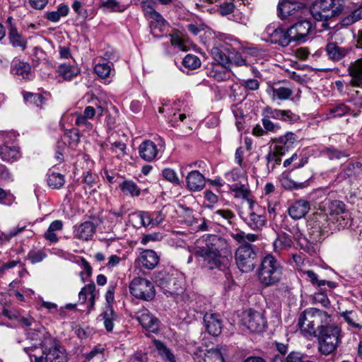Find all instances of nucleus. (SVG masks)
<instances>
[{
    "label": "nucleus",
    "mask_w": 362,
    "mask_h": 362,
    "mask_svg": "<svg viewBox=\"0 0 362 362\" xmlns=\"http://www.w3.org/2000/svg\"><path fill=\"white\" fill-rule=\"evenodd\" d=\"M298 325L305 338L317 339L318 351L323 355L334 352L341 342V327L332 322V316L324 310L305 309L300 315Z\"/></svg>",
    "instance_id": "1"
},
{
    "label": "nucleus",
    "mask_w": 362,
    "mask_h": 362,
    "mask_svg": "<svg viewBox=\"0 0 362 362\" xmlns=\"http://www.w3.org/2000/svg\"><path fill=\"white\" fill-rule=\"evenodd\" d=\"M27 335L30 344L25 345L23 349L30 358H35L33 362H68L64 347L42 326L29 330Z\"/></svg>",
    "instance_id": "2"
},
{
    "label": "nucleus",
    "mask_w": 362,
    "mask_h": 362,
    "mask_svg": "<svg viewBox=\"0 0 362 362\" xmlns=\"http://www.w3.org/2000/svg\"><path fill=\"white\" fill-rule=\"evenodd\" d=\"M193 254L203 267L220 269L224 259L231 254V247L225 238L209 234L195 244Z\"/></svg>",
    "instance_id": "3"
},
{
    "label": "nucleus",
    "mask_w": 362,
    "mask_h": 362,
    "mask_svg": "<svg viewBox=\"0 0 362 362\" xmlns=\"http://www.w3.org/2000/svg\"><path fill=\"white\" fill-rule=\"evenodd\" d=\"M284 268L272 255H267L262 260L258 270L259 281L264 286H272L279 283L283 276Z\"/></svg>",
    "instance_id": "4"
},
{
    "label": "nucleus",
    "mask_w": 362,
    "mask_h": 362,
    "mask_svg": "<svg viewBox=\"0 0 362 362\" xmlns=\"http://www.w3.org/2000/svg\"><path fill=\"white\" fill-rule=\"evenodd\" d=\"M344 6L341 0H316L310 8L313 18L322 21V26L327 28L326 21L341 13Z\"/></svg>",
    "instance_id": "5"
},
{
    "label": "nucleus",
    "mask_w": 362,
    "mask_h": 362,
    "mask_svg": "<svg viewBox=\"0 0 362 362\" xmlns=\"http://www.w3.org/2000/svg\"><path fill=\"white\" fill-rule=\"evenodd\" d=\"M296 141V136L292 132H288L284 136L275 140V144L267 156V165H272V168L280 165L281 157L286 154Z\"/></svg>",
    "instance_id": "6"
},
{
    "label": "nucleus",
    "mask_w": 362,
    "mask_h": 362,
    "mask_svg": "<svg viewBox=\"0 0 362 362\" xmlns=\"http://www.w3.org/2000/svg\"><path fill=\"white\" fill-rule=\"evenodd\" d=\"M326 214L332 221L334 230L344 229L349 226V215L343 202L339 200L329 201L327 204Z\"/></svg>",
    "instance_id": "7"
},
{
    "label": "nucleus",
    "mask_w": 362,
    "mask_h": 362,
    "mask_svg": "<svg viewBox=\"0 0 362 362\" xmlns=\"http://www.w3.org/2000/svg\"><path fill=\"white\" fill-rule=\"evenodd\" d=\"M0 156L8 162H13L20 158L16 136L13 133L0 132Z\"/></svg>",
    "instance_id": "8"
},
{
    "label": "nucleus",
    "mask_w": 362,
    "mask_h": 362,
    "mask_svg": "<svg viewBox=\"0 0 362 362\" xmlns=\"http://www.w3.org/2000/svg\"><path fill=\"white\" fill-rule=\"evenodd\" d=\"M158 286L160 288L163 292L169 296L177 295L182 292L183 281L174 274H170L165 272H160L156 279Z\"/></svg>",
    "instance_id": "9"
},
{
    "label": "nucleus",
    "mask_w": 362,
    "mask_h": 362,
    "mask_svg": "<svg viewBox=\"0 0 362 362\" xmlns=\"http://www.w3.org/2000/svg\"><path fill=\"white\" fill-rule=\"evenodd\" d=\"M257 255L252 245L243 244L235 252V261L238 267L243 272H250L255 265Z\"/></svg>",
    "instance_id": "10"
},
{
    "label": "nucleus",
    "mask_w": 362,
    "mask_h": 362,
    "mask_svg": "<svg viewBox=\"0 0 362 362\" xmlns=\"http://www.w3.org/2000/svg\"><path fill=\"white\" fill-rule=\"evenodd\" d=\"M240 216L243 221L252 230H260L265 225L266 218L262 213V209L255 203L250 202L247 212H240Z\"/></svg>",
    "instance_id": "11"
},
{
    "label": "nucleus",
    "mask_w": 362,
    "mask_h": 362,
    "mask_svg": "<svg viewBox=\"0 0 362 362\" xmlns=\"http://www.w3.org/2000/svg\"><path fill=\"white\" fill-rule=\"evenodd\" d=\"M129 290L131 294L136 298L151 300L155 297L156 292L153 284L144 278H134L130 283Z\"/></svg>",
    "instance_id": "12"
},
{
    "label": "nucleus",
    "mask_w": 362,
    "mask_h": 362,
    "mask_svg": "<svg viewBox=\"0 0 362 362\" xmlns=\"http://www.w3.org/2000/svg\"><path fill=\"white\" fill-rule=\"evenodd\" d=\"M285 229L286 230V228ZM287 230L291 234L286 232H281L277 234L273 243L274 252L282 254L288 251L294 245L293 240H298L301 235L300 232L296 227H293L292 229H287Z\"/></svg>",
    "instance_id": "13"
},
{
    "label": "nucleus",
    "mask_w": 362,
    "mask_h": 362,
    "mask_svg": "<svg viewBox=\"0 0 362 362\" xmlns=\"http://www.w3.org/2000/svg\"><path fill=\"white\" fill-rule=\"evenodd\" d=\"M228 355V349L221 346L210 350H199L194 353L195 362H226Z\"/></svg>",
    "instance_id": "14"
},
{
    "label": "nucleus",
    "mask_w": 362,
    "mask_h": 362,
    "mask_svg": "<svg viewBox=\"0 0 362 362\" xmlns=\"http://www.w3.org/2000/svg\"><path fill=\"white\" fill-rule=\"evenodd\" d=\"M308 226H310L311 233H317L318 236L334 229L332 221L327 214L323 212L314 213L308 221Z\"/></svg>",
    "instance_id": "15"
},
{
    "label": "nucleus",
    "mask_w": 362,
    "mask_h": 362,
    "mask_svg": "<svg viewBox=\"0 0 362 362\" xmlns=\"http://www.w3.org/2000/svg\"><path fill=\"white\" fill-rule=\"evenodd\" d=\"M242 324L252 332H262L266 325L263 315L251 309L243 313Z\"/></svg>",
    "instance_id": "16"
},
{
    "label": "nucleus",
    "mask_w": 362,
    "mask_h": 362,
    "mask_svg": "<svg viewBox=\"0 0 362 362\" xmlns=\"http://www.w3.org/2000/svg\"><path fill=\"white\" fill-rule=\"evenodd\" d=\"M306 10L305 3L293 0H281L278 5L279 16L282 19L289 16L299 17Z\"/></svg>",
    "instance_id": "17"
},
{
    "label": "nucleus",
    "mask_w": 362,
    "mask_h": 362,
    "mask_svg": "<svg viewBox=\"0 0 362 362\" xmlns=\"http://www.w3.org/2000/svg\"><path fill=\"white\" fill-rule=\"evenodd\" d=\"M267 33L272 43L278 44L282 47L288 46L293 42L289 28L286 30L281 28H274L269 26L267 28Z\"/></svg>",
    "instance_id": "18"
},
{
    "label": "nucleus",
    "mask_w": 362,
    "mask_h": 362,
    "mask_svg": "<svg viewBox=\"0 0 362 362\" xmlns=\"http://www.w3.org/2000/svg\"><path fill=\"white\" fill-rule=\"evenodd\" d=\"M136 319L147 331L156 333L160 327L159 320L148 310L141 309L136 313Z\"/></svg>",
    "instance_id": "19"
},
{
    "label": "nucleus",
    "mask_w": 362,
    "mask_h": 362,
    "mask_svg": "<svg viewBox=\"0 0 362 362\" xmlns=\"http://www.w3.org/2000/svg\"><path fill=\"white\" fill-rule=\"evenodd\" d=\"M311 23L308 21H300L289 28L293 42H303L311 30Z\"/></svg>",
    "instance_id": "20"
},
{
    "label": "nucleus",
    "mask_w": 362,
    "mask_h": 362,
    "mask_svg": "<svg viewBox=\"0 0 362 362\" xmlns=\"http://www.w3.org/2000/svg\"><path fill=\"white\" fill-rule=\"evenodd\" d=\"M262 115L269 119H280L284 122H293L298 119V116L293 113L289 110H278L273 109L269 106H267L262 110Z\"/></svg>",
    "instance_id": "21"
},
{
    "label": "nucleus",
    "mask_w": 362,
    "mask_h": 362,
    "mask_svg": "<svg viewBox=\"0 0 362 362\" xmlns=\"http://www.w3.org/2000/svg\"><path fill=\"white\" fill-rule=\"evenodd\" d=\"M204 322L207 332L210 334L218 336L221 334L222 322L219 315L216 313H206L204 317Z\"/></svg>",
    "instance_id": "22"
},
{
    "label": "nucleus",
    "mask_w": 362,
    "mask_h": 362,
    "mask_svg": "<svg viewBox=\"0 0 362 362\" xmlns=\"http://www.w3.org/2000/svg\"><path fill=\"white\" fill-rule=\"evenodd\" d=\"M310 209V202L300 199L292 204L288 209V215L294 220L300 219L308 213Z\"/></svg>",
    "instance_id": "23"
},
{
    "label": "nucleus",
    "mask_w": 362,
    "mask_h": 362,
    "mask_svg": "<svg viewBox=\"0 0 362 362\" xmlns=\"http://www.w3.org/2000/svg\"><path fill=\"white\" fill-rule=\"evenodd\" d=\"M348 72L351 76L350 85L362 87V57L350 63Z\"/></svg>",
    "instance_id": "24"
},
{
    "label": "nucleus",
    "mask_w": 362,
    "mask_h": 362,
    "mask_svg": "<svg viewBox=\"0 0 362 362\" xmlns=\"http://www.w3.org/2000/svg\"><path fill=\"white\" fill-rule=\"evenodd\" d=\"M158 153L157 146L151 140L143 141L139 146L140 157L148 162L153 160Z\"/></svg>",
    "instance_id": "25"
},
{
    "label": "nucleus",
    "mask_w": 362,
    "mask_h": 362,
    "mask_svg": "<svg viewBox=\"0 0 362 362\" xmlns=\"http://www.w3.org/2000/svg\"><path fill=\"white\" fill-rule=\"evenodd\" d=\"M187 188L192 192H199L205 186V178L198 170H192L186 177Z\"/></svg>",
    "instance_id": "26"
},
{
    "label": "nucleus",
    "mask_w": 362,
    "mask_h": 362,
    "mask_svg": "<svg viewBox=\"0 0 362 362\" xmlns=\"http://www.w3.org/2000/svg\"><path fill=\"white\" fill-rule=\"evenodd\" d=\"M158 256L151 250L143 251L137 259L138 264L147 269H153L158 264Z\"/></svg>",
    "instance_id": "27"
},
{
    "label": "nucleus",
    "mask_w": 362,
    "mask_h": 362,
    "mask_svg": "<svg viewBox=\"0 0 362 362\" xmlns=\"http://www.w3.org/2000/svg\"><path fill=\"white\" fill-rule=\"evenodd\" d=\"M267 93L270 95L272 100H286L292 95L293 90L289 87L274 85L268 86Z\"/></svg>",
    "instance_id": "28"
},
{
    "label": "nucleus",
    "mask_w": 362,
    "mask_h": 362,
    "mask_svg": "<svg viewBox=\"0 0 362 362\" xmlns=\"http://www.w3.org/2000/svg\"><path fill=\"white\" fill-rule=\"evenodd\" d=\"M95 232V226L90 221H86L78 226L74 230V235L82 240H90Z\"/></svg>",
    "instance_id": "29"
},
{
    "label": "nucleus",
    "mask_w": 362,
    "mask_h": 362,
    "mask_svg": "<svg viewBox=\"0 0 362 362\" xmlns=\"http://www.w3.org/2000/svg\"><path fill=\"white\" fill-rule=\"evenodd\" d=\"M340 316L348 324V329L354 332V329H362V320L358 317L357 313L354 310H346L340 313Z\"/></svg>",
    "instance_id": "30"
},
{
    "label": "nucleus",
    "mask_w": 362,
    "mask_h": 362,
    "mask_svg": "<svg viewBox=\"0 0 362 362\" xmlns=\"http://www.w3.org/2000/svg\"><path fill=\"white\" fill-rule=\"evenodd\" d=\"M216 45H220L221 49L228 54H233L239 47L238 42L225 35H221L214 42Z\"/></svg>",
    "instance_id": "31"
},
{
    "label": "nucleus",
    "mask_w": 362,
    "mask_h": 362,
    "mask_svg": "<svg viewBox=\"0 0 362 362\" xmlns=\"http://www.w3.org/2000/svg\"><path fill=\"white\" fill-rule=\"evenodd\" d=\"M211 54L213 59L223 66H226L230 64L231 55L221 49L220 45L214 44L211 49Z\"/></svg>",
    "instance_id": "32"
},
{
    "label": "nucleus",
    "mask_w": 362,
    "mask_h": 362,
    "mask_svg": "<svg viewBox=\"0 0 362 362\" xmlns=\"http://www.w3.org/2000/svg\"><path fill=\"white\" fill-rule=\"evenodd\" d=\"M103 320L104 326L107 332H111L114 327V322L117 319V315L112 309V305H106L103 312L100 315Z\"/></svg>",
    "instance_id": "33"
},
{
    "label": "nucleus",
    "mask_w": 362,
    "mask_h": 362,
    "mask_svg": "<svg viewBox=\"0 0 362 362\" xmlns=\"http://www.w3.org/2000/svg\"><path fill=\"white\" fill-rule=\"evenodd\" d=\"M230 190L235 193L234 196L236 198H240L247 201L248 206L250 202H255L251 198V192L247 186L241 183H234L230 186Z\"/></svg>",
    "instance_id": "34"
},
{
    "label": "nucleus",
    "mask_w": 362,
    "mask_h": 362,
    "mask_svg": "<svg viewBox=\"0 0 362 362\" xmlns=\"http://www.w3.org/2000/svg\"><path fill=\"white\" fill-rule=\"evenodd\" d=\"M8 39L11 44L15 47H19L22 50H24L27 46L26 39L22 36L18 31L17 29L12 25H10L8 29Z\"/></svg>",
    "instance_id": "35"
},
{
    "label": "nucleus",
    "mask_w": 362,
    "mask_h": 362,
    "mask_svg": "<svg viewBox=\"0 0 362 362\" xmlns=\"http://www.w3.org/2000/svg\"><path fill=\"white\" fill-rule=\"evenodd\" d=\"M58 73L66 81H71L80 73V69L74 65L62 64L58 67Z\"/></svg>",
    "instance_id": "36"
},
{
    "label": "nucleus",
    "mask_w": 362,
    "mask_h": 362,
    "mask_svg": "<svg viewBox=\"0 0 362 362\" xmlns=\"http://www.w3.org/2000/svg\"><path fill=\"white\" fill-rule=\"evenodd\" d=\"M326 52L329 58L334 61L341 59L347 54L346 49L339 47L334 42H329L327 45Z\"/></svg>",
    "instance_id": "37"
},
{
    "label": "nucleus",
    "mask_w": 362,
    "mask_h": 362,
    "mask_svg": "<svg viewBox=\"0 0 362 362\" xmlns=\"http://www.w3.org/2000/svg\"><path fill=\"white\" fill-rule=\"evenodd\" d=\"M95 296V285L94 284L85 286L78 293L79 300L82 303H85L88 298L90 308L94 306Z\"/></svg>",
    "instance_id": "38"
},
{
    "label": "nucleus",
    "mask_w": 362,
    "mask_h": 362,
    "mask_svg": "<svg viewBox=\"0 0 362 362\" xmlns=\"http://www.w3.org/2000/svg\"><path fill=\"white\" fill-rule=\"evenodd\" d=\"M63 228V223L62 221L56 220L52 222L45 232V238L52 243H57L59 239L56 233L57 231L62 230Z\"/></svg>",
    "instance_id": "39"
},
{
    "label": "nucleus",
    "mask_w": 362,
    "mask_h": 362,
    "mask_svg": "<svg viewBox=\"0 0 362 362\" xmlns=\"http://www.w3.org/2000/svg\"><path fill=\"white\" fill-rule=\"evenodd\" d=\"M132 220L135 223L143 227H152V219L151 218V212L139 211L132 214Z\"/></svg>",
    "instance_id": "40"
},
{
    "label": "nucleus",
    "mask_w": 362,
    "mask_h": 362,
    "mask_svg": "<svg viewBox=\"0 0 362 362\" xmlns=\"http://www.w3.org/2000/svg\"><path fill=\"white\" fill-rule=\"evenodd\" d=\"M95 74L101 78H107L114 75L112 64L110 62L98 63L95 66Z\"/></svg>",
    "instance_id": "41"
},
{
    "label": "nucleus",
    "mask_w": 362,
    "mask_h": 362,
    "mask_svg": "<svg viewBox=\"0 0 362 362\" xmlns=\"http://www.w3.org/2000/svg\"><path fill=\"white\" fill-rule=\"evenodd\" d=\"M47 182L51 188L59 189L64 185V176L59 173H55L53 171L49 172L47 174Z\"/></svg>",
    "instance_id": "42"
},
{
    "label": "nucleus",
    "mask_w": 362,
    "mask_h": 362,
    "mask_svg": "<svg viewBox=\"0 0 362 362\" xmlns=\"http://www.w3.org/2000/svg\"><path fill=\"white\" fill-rule=\"evenodd\" d=\"M15 267H18V274L21 276H22L24 273H25V270L23 268V265L20 260H11L4 264H3L0 267V278L6 272L11 271Z\"/></svg>",
    "instance_id": "43"
},
{
    "label": "nucleus",
    "mask_w": 362,
    "mask_h": 362,
    "mask_svg": "<svg viewBox=\"0 0 362 362\" xmlns=\"http://www.w3.org/2000/svg\"><path fill=\"white\" fill-rule=\"evenodd\" d=\"M119 187L124 194L132 197H139L141 193L140 189L132 180H124L119 185Z\"/></svg>",
    "instance_id": "44"
},
{
    "label": "nucleus",
    "mask_w": 362,
    "mask_h": 362,
    "mask_svg": "<svg viewBox=\"0 0 362 362\" xmlns=\"http://www.w3.org/2000/svg\"><path fill=\"white\" fill-rule=\"evenodd\" d=\"M30 66L24 62H16L13 66L12 71L14 74L22 76L23 78H28L30 74Z\"/></svg>",
    "instance_id": "45"
},
{
    "label": "nucleus",
    "mask_w": 362,
    "mask_h": 362,
    "mask_svg": "<svg viewBox=\"0 0 362 362\" xmlns=\"http://www.w3.org/2000/svg\"><path fill=\"white\" fill-rule=\"evenodd\" d=\"M69 8L67 5H60L57 11L48 12L46 14L47 18L54 23L59 21L61 17L68 15Z\"/></svg>",
    "instance_id": "46"
},
{
    "label": "nucleus",
    "mask_w": 362,
    "mask_h": 362,
    "mask_svg": "<svg viewBox=\"0 0 362 362\" xmlns=\"http://www.w3.org/2000/svg\"><path fill=\"white\" fill-rule=\"evenodd\" d=\"M95 107L92 105L86 106L81 115L86 119H93L95 115H98V117L102 116L103 113V107L100 105V103L97 102L95 103Z\"/></svg>",
    "instance_id": "47"
},
{
    "label": "nucleus",
    "mask_w": 362,
    "mask_h": 362,
    "mask_svg": "<svg viewBox=\"0 0 362 362\" xmlns=\"http://www.w3.org/2000/svg\"><path fill=\"white\" fill-rule=\"evenodd\" d=\"M75 117V125L77 126L82 131L89 132L93 129V125L89 121V119H86L81 115V112H76Z\"/></svg>",
    "instance_id": "48"
},
{
    "label": "nucleus",
    "mask_w": 362,
    "mask_h": 362,
    "mask_svg": "<svg viewBox=\"0 0 362 362\" xmlns=\"http://www.w3.org/2000/svg\"><path fill=\"white\" fill-rule=\"evenodd\" d=\"M153 346L156 347L158 354L163 357L164 359L168 360L170 362H175L174 355L170 351V350L158 340L153 341Z\"/></svg>",
    "instance_id": "49"
},
{
    "label": "nucleus",
    "mask_w": 362,
    "mask_h": 362,
    "mask_svg": "<svg viewBox=\"0 0 362 362\" xmlns=\"http://www.w3.org/2000/svg\"><path fill=\"white\" fill-rule=\"evenodd\" d=\"M147 18L151 20V27L158 28L160 30H162L167 25L166 21L156 11L148 16Z\"/></svg>",
    "instance_id": "50"
},
{
    "label": "nucleus",
    "mask_w": 362,
    "mask_h": 362,
    "mask_svg": "<svg viewBox=\"0 0 362 362\" xmlns=\"http://www.w3.org/2000/svg\"><path fill=\"white\" fill-rule=\"evenodd\" d=\"M101 7L107 9L110 12H124L127 7L124 5H122L117 0H106L101 4Z\"/></svg>",
    "instance_id": "51"
},
{
    "label": "nucleus",
    "mask_w": 362,
    "mask_h": 362,
    "mask_svg": "<svg viewBox=\"0 0 362 362\" xmlns=\"http://www.w3.org/2000/svg\"><path fill=\"white\" fill-rule=\"evenodd\" d=\"M281 185L286 189L292 190L296 189L303 188L305 185L303 182L297 183L293 181L287 175L283 174L280 178Z\"/></svg>",
    "instance_id": "52"
},
{
    "label": "nucleus",
    "mask_w": 362,
    "mask_h": 362,
    "mask_svg": "<svg viewBox=\"0 0 362 362\" xmlns=\"http://www.w3.org/2000/svg\"><path fill=\"white\" fill-rule=\"evenodd\" d=\"M362 173V164L359 162L348 164L344 169V177L358 176Z\"/></svg>",
    "instance_id": "53"
},
{
    "label": "nucleus",
    "mask_w": 362,
    "mask_h": 362,
    "mask_svg": "<svg viewBox=\"0 0 362 362\" xmlns=\"http://www.w3.org/2000/svg\"><path fill=\"white\" fill-rule=\"evenodd\" d=\"M360 20H362V6H359L346 16L342 20V23L344 25H350Z\"/></svg>",
    "instance_id": "54"
},
{
    "label": "nucleus",
    "mask_w": 362,
    "mask_h": 362,
    "mask_svg": "<svg viewBox=\"0 0 362 362\" xmlns=\"http://www.w3.org/2000/svg\"><path fill=\"white\" fill-rule=\"evenodd\" d=\"M182 64L185 67L193 70L201 66V61L197 56L189 54L183 59Z\"/></svg>",
    "instance_id": "55"
},
{
    "label": "nucleus",
    "mask_w": 362,
    "mask_h": 362,
    "mask_svg": "<svg viewBox=\"0 0 362 362\" xmlns=\"http://www.w3.org/2000/svg\"><path fill=\"white\" fill-rule=\"evenodd\" d=\"M349 111V108L344 104L340 103L331 107L329 110V117H341Z\"/></svg>",
    "instance_id": "56"
},
{
    "label": "nucleus",
    "mask_w": 362,
    "mask_h": 362,
    "mask_svg": "<svg viewBox=\"0 0 362 362\" xmlns=\"http://www.w3.org/2000/svg\"><path fill=\"white\" fill-rule=\"evenodd\" d=\"M262 122L266 133H275L281 129V126L279 123L273 122L270 119L266 117L264 115H262Z\"/></svg>",
    "instance_id": "57"
},
{
    "label": "nucleus",
    "mask_w": 362,
    "mask_h": 362,
    "mask_svg": "<svg viewBox=\"0 0 362 362\" xmlns=\"http://www.w3.org/2000/svg\"><path fill=\"white\" fill-rule=\"evenodd\" d=\"M26 102L33 103L37 107H41L44 103V97L39 93H25L23 95Z\"/></svg>",
    "instance_id": "58"
},
{
    "label": "nucleus",
    "mask_w": 362,
    "mask_h": 362,
    "mask_svg": "<svg viewBox=\"0 0 362 362\" xmlns=\"http://www.w3.org/2000/svg\"><path fill=\"white\" fill-rule=\"evenodd\" d=\"M162 175L166 180L175 185H179L180 184V179L173 169L168 168L163 169L162 171Z\"/></svg>",
    "instance_id": "59"
},
{
    "label": "nucleus",
    "mask_w": 362,
    "mask_h": 362,
    "mask_svg": "<svg viewBox=\"0 0 362 362\" xmlns=\"http://www.w3.org/2000/svg\"><path fill=\"white\" fill-rule=\"evenodd\" d=\"M323 154L330 160L340 159L341 158L348 156V155L344 152L333 147L327 148L324 150Z\"/></svg>",
    "instance_id": "60"
},
{
    "label": "nucleus",
    "mask_w": 362,
    "mask_h": 362,
    "mask_svg": "<svg viewBox=\"0 0 362 362\" xmlns=\"http://www.w3.org/2000/svg\"><path fill=\"white\" fill-rule=\"evenodd\" d=\"M26 226H18L16 228L11 230L8 234L0 233V244L4 241H8L13 237L16 236L25 230Z\"/></svg>",
    "instance_id": "61"
},
{
    "label": "nucleus",
    "mask_w": 362,
    "mask_h": 362,
    "mask_svg": "<svg viewBox=\"0 0 362 362\" xmlns=\"http://www.w3.org/2000/svg\"><path fill=\"white\" fill-rule=\"evenodd\" d=\"M47 257V255L42 250H31L28 254V259L32 264L40 262Z\"/></svg>",
    "instance_id": "62"
},
{
    "label": "nucleus",
    "mask_w": 362,
    "mask_h": 362,
    "mask_svg": "<svg viewBox=\"0 0 362 362\" xmlns=\"http://www.w3.org/2000/svg\"><path fill=\"white\" fill-rule=\"evenodd\" d=\"M226 177L229 182H236L241 178L244 177V173L242 168H235L233 169L231 171L227 173L226 174Z\"/></svg>",
    "instance_id": "63"
},
{
    "label": "nucleus",
    "mask_w": 362,
    "mask_h": 362,
    "mask_svg": "<svg viewBox=\"0 0 362 362\" xmlns=\"http://www.w3.org/2000/svg\"><path fill=\"white\" fill-rule=\"evenodd\" d=\"M246 90H257L259 88V82L255 78H250L247 80H242L240 82Z\"/></svg>",
    "instance_id": "64"
}]
</instances>
